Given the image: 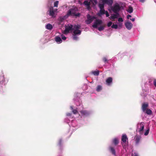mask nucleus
Segmentation results:
<instances>
[{
  "mask_svg": "<svg viewBox=\"0 0 156 156\" xmlns=\"http://www.w3.org/2000/svg\"><path fill=\"white\" fill-rule=\"evenodd\" d=\"M121 140L122 141L121 142L122 144L123 147L128 145V138L126 134L122 135V136Z\"/></svg>",
  "mask_w": 156,
  "mask_h": 156,
  "instance_id": "f257e3e1",
  "label": "nucleus"
},
{
  "mask_svg": "<svg viewBox=\"0 0 156 156\" xmlns=\"http://www.w3.org/2000/svg\"><path fill=\"white\" fill-rule=\"evenodd\" d=\"M77 8L76 7L70 9L68 11L67 14V15L68 16H69L70 15L73 16V15L76 13V12L77 11Z\"/></svg>",
  "mask_w": 156,
  "mask_h": 156,
  "instance_id": "f03ea898",
  "label": "nucleus"
},
{
  "mask_svg": "<svg viewBox=\"0 0 156 156\" xmlns=\"http://www.w3.org/2000/svg\"><path fill=\"white\" fill-rule=\"evenodd\" d=\"M120 9V7L119 4L115 5L113 6L112 10L115 13H119V12Z\"/></svg>",
  "mask_w": 156,
  "mask_h": 156,
  "instance_id": "7ed1b4c3",
  "label": "nucleus"
},
{
  "mask_svg": "<svg viewBox=\"0 0 156 156\" xmlns=\"http://www.w3.org/2000/svg\"><path fill=\"white\" fill-rule=\"evenodd\" d=\"M87 20H86L87 24H89L90 23L93 21V20L96 19V17L94 16H91L89 14L87 15Z\"/></svg>",
  "mask_w": 156,
  "mask_h": 156,
  "instance_id": "20e7f679",
  "label": "nucleus"
},
{
  "mask_svg": "<svg viewBox=\"0 0 156 156\" xmlns=\"http://www.w3.org/2000/svg\"><path fill=\"white\" fill-rule=\"evenodd\" d=\"M73 30V25H70L69 26H66L65 27V29L64 30V34H67L70 31Z\"/></svg>",
  "mask_w": 156,
  "mask_h": 156,
  "instance_id": "39448f33",
  "label": "nucleus"
},
{
  "mask_svg": "<svg viewBox=\"0 0 156 156\" xmlns=\"http://www.w3.org/2000/svg\"><path fill=\"white\" fill-rule=\"evenodd\" d=\"M102 21L101 20L97 19L94 22V24L92 25V27L94 28H97L98 25L102 24Z\"/></svg>",
  "mask_w": 156,
  "mask_h": 156,
  "instance_id": "423d86ee",
  "label": "nucleus"
},
{
  "mask_svg": "<svg viewBox=\"0 0 156 156\" xmlns=\"http://www.w3.org/2000/svg\"><path fill=\"white\" fill-rule=\"evenodd\" d=\"M125 25L126 28L129 30H130L133 27L132 24L129 21L126 23Z\"/></svg>",
  "mask_w": 156,
  "mask_h": 156,
  "instance_id": "0eeeda50",
  "label": "nucleus"
},
{
  "mask_svg": "<svg viewBox=\"0 0 156 156\" xmlns=\"http://www.w3.org/2000/svg\"><path fill=\"white\" fill-rule=\"evenodd\" d=\"M148 107V103H144L142 104V109L144 112H145V111L147 109V108Z\"/></svg>",
  "mask_w": 156,
  "mask_h": 156,
  "instance_id": "6e6552de",
  "label": "nucleus"
},
{
  "mask_svg": "<svg viewBox=\"0 0 156 156\" xmlns=\"http://www.w3.org/2000/svg\"><path fill=\"white\" fill-rule=\"evenodd\" d=\"M140 125L141 126L140 127L138 131L140 133H142L144 129V122H141L140 123Z\"/></svg>",
  "mask_w": 156,
  "mask_h": 156,
  "instance_id": "1a4fd4ad",
  "label": "nucleus"
},
{
  "mask_svg": "<svg viewBox=\"0 0 156 156\" xmlns=\"http://www.w3.org/2000/svg\"><path fill=\"white\" fill-rule=\"evenodd\" d=\"M49 15L52 17L54 16L55 11L52 7H50L49 9Z\"/></svg>",
  "mask_w": 156,
  "mask_h": 156,
  "instance_id": "9d476101",
  "label": "nucleus"
},
{
  "mask_svg": "<svg viewBox=\"0 0 156 156\" xmlns=\"http://www.w3.org/2000/svg\"><path fill=\"white\" fill-rule=\"evenodd\" d=\"M103 2L109 5H111L113 2V0H103Z\"/></svg>",
  "mask_w": 156,
  "mask_h": 156,
  "instance_id": "9b49d317",
  "label": "nucleus"
},
{
  "mask_svg": "<svg viewBox=\"0 0 156 156\" xmlns=\"http://www.w3.org/2000/svg\"><path fill=\"white\" fill-rule=\"evenodd\" d=\"M83 4L87 6V9L89 10L90 9V1L88 2L87 1H85L83 2Z\"/></svg>",
  "mask_w": 156,
  "mask_h": 156,
  "instance_id": "f8f14e48",
  "label": "nucleus"
},
{
  "mask_svg": "<svg viewBox=\"0 0 156 156\" xmlns=\"http://www.w3.org/2000/svg\"><path fill=\"white\" fill-rule=\"evenodd\" d=\"M115 13V14H113L112 16H110V19L113 20H114L115 19L117 18L119 16V13Z\"/></svg>",
  "mask_w": 156,
  "mask_h": 156,
  "instance_id": "ddd939ff",
  "label": "nucleus"
},
{
  "mask_svg": "<svg viewBox=\"0 0 156 156\" xmlns=\"http://www.w3.org/2000/svg\"><path fill=\"white\" fill-rule=\"evenodd\" d=\"M109 149L112 154L115 156L116 155L114 147L110 146L109 147Z\"/></svg>",
  "mask_w": 156,
  "mask_h": 156,
  "instance_id": "4468645a",
  "label": "nucleus"
},
{
  "mask_svg": "<svg viewBox=\"0 0 156 156\" xmlns=\"http://www.w3.org/2000/svg\"><path fill=\"white\" fill-rule=\"evenodd\" d=\"M81 31L79 30H75L73 31V35H75L77 34H80Z\"/></svg>",
  "mask_w": 156,
  "mask_h": 156,
  "instance_id": "2eb2a0df",
  "label": "nucleus"
},
{
  "mask_svg": "<svg viewBox=\"0 0 156 156\" xmlns=\"http://www.w3.org/2000/svg\"><path fill=\"white\" fill-rule=\"evenodd\" d=\"M5 81L4 76L3 74L0 76V84H2Z\"/></svg>",
  "mask_w": 156,
  "mask_h": 156,
  "instance_id": "dca6fc26",
  "label": "nucleus"
},
{
  "mask_svg": "<svg viewBox=\"0 0 156 156\" xmlns=\"http://www.w3.org/2000/svg\"><path fill=\"white\" fill-rule=\"evenodd\" d=\"M112 79L111 77L108 78L106 80V82L108 85H110L112 82Z\"/></svg>",
  "mask_w": 156,
  "mask_h": 156,
  "instance_id": "f3484780",
  "label": "nucleus"
},
{
  "mask_svg": "<svg viewBox=\"0 0 156 156\" xmlns=\"http://www.w3.org/2000/svg\"><path fill=\"white\" fill-rule=\"evenodd\" d=\"M135 137L136 138L135 142L136 144H138L140 140L141 137L139 136H136Z\"/></svg>",
  "mask_w": 156,
  "mask_h": 156,
  "instance_id": "a211bd4d",
  "label": "nucleus"
},
{
  "mask_svg": "<svg viewBox=\"0 0 156 156\" xmlns=\"http://www.w3.org/2000/svg\"><path fill=\"white\" fill-rule=\"evenodd\" d=\"M105 11L104 9H100L99 12L98 13V15L99 16H101L102 15L105 14Z\"/></svg>",
  "mask_w": 156,
  "mask_h": 156,
  "instance_id": "6ab92c4d",
  "label": "nucleus"
},
{
  "mask_svg": "<svg viewBox=\"0 0 156 156\" xmlns=\"http://www.w3.org/2000/svg\"><path fill=\"white\" fill-rule=\"evenodd\" d=\"M55 40L58 43H61L62 41L61 39V38L59 37H56L55 38Z\"/></svg>",
  "mask_w": 156,
  "mask_h": 156,
  "instance_id": "aec40b11",
  "label": "nucleus"
},
{
  "mask_svg": "<svg viewBox=\"0 0 156 156\" xmlns=\"http://www.w3.org/2000/svg\"><path fill=\"white\" fill-rule=\"evenodd\" d=\"M80 112L83 115H87L89 114L88 112L86 110H82Z\"/></svg>",
  "mask_w": 156,
  "mask_h": 156,
  "instance_id": "412c9836",
  "label": "nucleus"
},
{
  "mask_svg": "<svg viewBox=\"0 0 156 156\" xmlns=\"http://www.w3.org/2000/svg\"><path fill=\"white\" fill-rule=\"evenodd\" d=\"M46 28L48 30H51L53 28V27L51 24L48 23L46 25Z\"/></svg>",
  "mask_w": 156,
  "mask_h": 156,
  "instance_id": "4be33fe9",
  "label": "nucleus"
},
{
  "mask_svg": "<svg viewBox=\"0 0 156 156\" xmlns=\"http://www.w3.org/2000/svg\"><path fill=\"white\" fill-rule=\"evenodd\" d=\"M80 26L79 25H75L73 26V30H79L80 28Z\"/></svg>",
  "mask_w": 156,
  "mask_h": 156,
  "instance_id": "5701e85b",
  "label": "nucleus"
},
{
  "mask_svg": "<svg viewBox=\"0 0 156 156\" xmlns=\"http://www.w3.org/2000/svg\"><path fill=\"white\" fill-rule=\"evenodd\" d=\"M90 3H92L94 6H95L98 3L97 0H90Z\"/></svg>",
  "mask_w": 156,
  "mask_h": 156,
  "instance_id": "b1692460",
  "label": "nucleus"
},
{
  "mask_svg": "<svg viewBox=\"0 0 156 156\" xmlns=\"http://www.w3.org/2000/svg\"><path fill=\"white\" fill-rule=\"evenodd\" d=\"M113 142L115 145H116L119 143V141L117 138H115L113 140Z\"/></svg>",
  "mask_w": 156,
  "mask_h": 156,
  "instance_id": "393cba45",
  "label": "nucleus"
},
{
  "mask_svg": "<svg viewBox=\"0 0 156 156\" xmlns=\"http://www.w3.org/2000/svg\"><path fill=\"white\" fill-rule=\"evenodd\" d=\"M145 113L147 115H151L152 113V111L150 109H147L145 111Z\"/></svg>",
  "mask_w": 156,
  "mask_h": 156,
  "instance_id": "a878e982",
  "label": "nucleus"
},
{
  "mask_svg": "<svg viewBox=\"0 0 156 156\" xmlns=\"http://www.w3.org/2000/svg\"><path fill=\"white\" fill-rule=\"evenodd\" d=\"M102 89V86L101 85H98L97 87L96 90L98 92H99Z\"/></svg>",
  "mask_w": 156,
  "mask_h": 156,
  "instance_id": "bb28decb",
  "label": "nucleus"
},
{
  "mask_svg": "<svg viewBox=\"0 0 156 156\" xmlns=\"http://www.w3.org/2000/svg\"><path fill=\"white\" fill-rule=\"evenodd\" d=\"M129 13H131L133 11V8L131 6H129L128 9L127 10Z\"/></svg>",
  "mask_w": 156,
  "mask_h": 156,
  "instance_id": "cd10ccee",
  "label": "nucleus"
},
{
  "mask_svg": "<svg viewBox=\"0 0 156 156\" xmlns=\"http://www.w3.org/2000/svg\"><path fill=\"white\" fill-rule=\"evenodd\" d=\"M92 73L95 76H98L99 74V71L98 70L94 71L92 72Z\"/></svg>",
  "mask_w": 156,
  "mask_h": 156,
  "instance_id": "c85d7f7f",
  "label": "nucleus"
},
{
  "mask_svg": "<svg viewBox=\"0 0 156 156\" xmlns=\"http://www.w3.org/2000/svg\"><path fill=\"white\" fill-rule=\"evenodd\" d=\"M104 3L103 4H99L98 6L100 9H104Z\"/></svg>",
  "mask_w": 156,
  "mask_h": 156,
  "instance_id": "c756f323",
  "label": "nucleus"
},
{
  "mask_svg": "<svg viewBox=\"0 0 156 156\" xmlns=\"http://www.w3.org/2000/svg\"><path fill=\"white\" fill-rule=\"evenodd\" d=\"M62 140L61 139H59L58 140V145L59 146L60 148H61V147L62 144Z\"/></svg>",
  "mask_w": 156,
  "mask_h": 156,
  "instance_id": "7c9ffc66",
  "label": "nucleus"
},
{
  "mask_svg": "<svg viewBox=\"0 0 156 156\" xmlns=\"http://www.w3.org/2000/svg\"><path fill=\"white\" fill-rule=\"evenodd\" d=\"M105 28V26H101L99 27L98 28V30L99 31H101V30H103Z\"/></svg>",
  "mask_w": 156,
  "mask_h": 156,
  "instance_id": "2f4dec72",
  "label": "nucleus"
},
{
  "mask_svg": "<svg viewBox=\"0 0 156 156\" xmlns=\"http://www.w3.org/2000/svg\"><path fill=\"white\" fill-rule=\"evenodd\" d=\"M102 60L105 63H108V60L106 57H103L102 58Z\"/></svg>",
  "mask_w": 156,
  "mask_h": 156,
  "instance_id": "473e14b6",
  "label": "nucleus"
},
{
  "mask_svg": "<svg viewBox=\"0 0 156 156\" xmlns=\"http://www.w3.org/2000/svg\"><path fill=\"white\" fill-rule=\"evenodd\" d=\"M58 1H56L54 3V6L57 7L58 6Z\"/></svg>",
  "mask_w": 156,
  "mask_h": 156,
  "instance_id": "72a5a7b5",
  "label": "nucleus"
},
{
  "mask_svg": "<svg viewBox=\"0 0 156 156\" xmlns=\"http://www.w3.org/2000/svg\"><path fill=\"white\" fill-rule=\"evenodd\" d=\"M149 130H150V129L149 128H148V129H147L144 133V135L145 136L147 135L149 133Z\"/></svg>",
  "mask_w": 156,
  "mask_h": 156,
  "instance_id": "f704fd0d",
  "label": "nucleus"
},
{
  "mask_svg": "<svg viewBox=\"0 0 156 156\" xmlns=\"http://www.w3.org/2000/svg\"><path fill=\"white\" fill-rule=\"evenodd\" d=\"M112 28L117 29L118 28V25L117 24H113L111 27Z\"/></svg>",
  "mask_w": 156,
  "mask_h": 156,
  "instance_id": "c9c22d12",
  "label": "nucleus"
},
{
  "mask_svg": "<svg viewBox=\"0 0 156 156\" xmlns=\"http://www.w3.org/2000/svg\"><path fill=\"white\" fill-rule=\"evenodd\" d=\"M80 15V14L79 13H76L73 15L74 16H75L76 17H79Z\"/></svg>",
  "mask_w": 156,
  "mask_h": 156,
  "instance_id": "e433bc0d",
  "label": "nucleus"
},
{
  "mask_svg": "<svg viewBox=\"0 0 156 156\" xmlns=\"http://www.w3.org/2000/svg\"><path fill=\"white\" fill-rule=\"evenodd\" d=\"M61 37L62 39L63 40H65L66 39V37L63 34L61 35Z\"/></svg>",
  "mask_w": 156,
  "mask_h": 156,
  "instance_id": "4c0bfd02",
  "label": "nucleus"
},
{
  "mask_svg": "<svg viewBox=\"0 0 156 156\" xmlns=\"http://www.w3.org/2000/svg\"><path fill=\"white\" fill-rule=\"evenodd\" d=\"M72 112L74 114H76L78 112L77 110L76 109H73L72 110Z\"/></svg>",
  "mask_w": 156,
  "mask_h": 156,
  "instance_id": "58836bf2",
  "label": "nucleus"
},
{
  "mask_svg": "<svg viewBox=\"0 0 156 156\" xmlns=\"http://www.w3.org/2000/svg\"><path fill=\"white\" fill-rule=\"evenodd\" d=\"M105 14H106V16L107 17H108L109 16V15L108 12L107 11H105Z\"/></svg>",
  "mask_w": 156,
  "mask_h": 156,
  "instance_id": "ea45409f",
  "label": "nucleus"
},
{
  "mask_svg": "<svg viewBox=\"0 0 156 156\" xmlns=\"http://www.w3.org/2000/svg\"><path fill=\"white\" fill-rule=\"evenodd\" d=\"M112 23L111 22H109L107 24V26L108 27H110L112 25Z\"/></svg>",
  "mask_w": 156,
  "mask_h": 156,
  "instance_id": "a19ab883",
  "label": "nucleus"
},
{
  "mask_svg": "<svg viewBox=\"0 0 156 156\" xmlns=\"http://www.w3.org/2000/svg\"><path fill=\"white\" fill-rule=\"evenodd\" d=\"M73 39L74 40H77L78 38L77 37L75 36V35H74V36H73Z\"/></svg>",
  "mask_w": 156,
  "mask_h": 156,
  "instance_id": "79ce46f5",
  "label": "nucleus"
},
{
  "mask_svg": "<svg viewBox=\"0 0 156 156\" xmlns=\"http://www.w3.org/2000/svg\"><path fill=\"white\" fill-rule=\"evenodd\" d=\"M64 18L63 17H60L59 18V20L61 22H62L64 20Z\"/></svg>",
  "mask_w": 156,
  "mask_h": 156,
  "instance_id": "37998d69",
  "label": "nucleus"
},
{
  "mask_svg": "<svg viewBox=\"0 0 156 156\" xmlns=\"http://www.w3.org/2000/svg\"><path fill=\"white\" fill-rule=\"evenodd\" d=\"M118 21L119 22H123V20L122 18H119Z\"/></svg>",
  "mask_w": 156,
  "mask_h": 156,
  "instance_id": "c03bdc74",
  "label": "nucleus"
},
{
  "mask_svg": "<svg viewBox=\"0 0 156 156\" xmlns=\"http://www.w3.org/2000/svg\"><path fill=\"white\" fill-rule=\"evenodd\" d=\"M153 83L154 86L156 87V80H154Z\"/></svg>",
  "mask_w": 156,
  "mask_h": 156,
  "instance_id": "a18cd8bd",
  "label": "nucleus"
},
{
  "mask_svg": "<svg viewBox=\"0 0 156 156\" xmlns=\"http://www.w3.org/2000/svg\"><path fill=\"white\" fill-rule=\"evenodd\" d=\"M139 1L142 3H144L145 1V0H139Z\"/></svg>",
  "mask_w": 156,
  "mask_h": 156,
  "instance_id": "49530a36",
  "label": "nucleus"
},
{
  "mask_svg": "<svg viewBox=\"0 0 156 156\" xmlns=\"http://www.w3.org/2000/svg\"><path fill=\"white\" fill-rule=\"evenodd\" d=\"M66 115L67 116H70L71 115V114L70 113H67Z\"/></svg>",
  "mask_w": 156,
  "mask_h": 156,
  "instance_id": "de8ad7c7",
  "label": "nucleus"
},
{
  "mask_svg": "<svg viewBox=\"0 0 156 156\" xmlns=\"http://www.w3.org/2000/svg\"><path fill=\"white\" fill-rule=\"evenodd\" d=\"M134 156H139L138 154L136 153H134Z\"/></svg>",
  "mask_w": 156,
  "mask_h": 156,
  "instance_id": "09e8293b",
  "label": "nucleus"
},
{
  "mask_svg": "<svg viewBox=\"0 0 156 156\" xmlns=\"http://www.w3.org/2000/svg\"><path fill=\"white\" fill-rule=\"evenodd\" d=\"M131 17V15H128L127 16V18L128 19H129V17Z\"/></svg>",
  "mask_w": 156,
  "mask_h": 156,
  "instance_id": "8fccbe9b",
  "label": "nucleus"
},
{
  "mask_svg": "<svg viewBox=\"0 0 156 156\" xmlns=\"http://www.w3.org/2000/svg\"><path fill=\"white\" fill-rule=\"evenodd\" d=\"M135 18H132V19H130V20H132V21L133 22L135 21Z\"/></svg>",
  "mask_w": 156,
  "mask_h": 156,
  "instance_id": "3c124183",
  "label": "nucleus"
},
{
  "mask_svg": "<svg viewBox=\"0 0 156 156\" xmlns=\"http://www.w3.org/2000/svg\"><path fill=\"white\" fill-rule=\"evenodd\" d=\"M70 108H71V109L72 110H73V106H71L70 107Z\"/></svg>",
  "mask_w": 156,
  "mask_h": 156,
  "instance_id": "603ef678",
  "label": "nucleus"
}]
</instances>
